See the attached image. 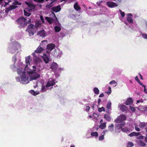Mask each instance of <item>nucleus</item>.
Returning <instances> with one entry per match:
<instances>
[{"label":"nucleus","instance_id":"obj_1","mask_svg":"<svg viewBox=\"0 0 147 147\" xmlns=\"http://www.w3.org/2000/svg\"><path fill=\"white\" fill-rule=\"evenodd\" d=\"M16 22L19 25V27L20 28H24L27 25V22L26 19L23 17H21L18 18Z\"/></svg>","mask_w":147,"mask_h":147},{"label":"nucleus","instance_id":"obj_2","mask_svg":"<svg viewBox=\"0 0 147 147\" xmlns=\"http://www.w3.org/2000/svg\"><path fill=\"white\" fill-rule=\"evenodd\" d=\"M17 72L18 74L21 75L20 77L21 81L23 82H26L29 79L28 76L27 77L26 75V72L25 71H22L19 68L17 69Z\"/></svg>","mask_w":147,"mask_h":147},{"label":"nucleus","instance_id":"obj_3","mask_svg":"<svg viewBox=\"0 0 147 147\" xmlns=\"http://www.w3.org/2000/svg\"><path fill=\"white\" fill-rule=\"evenodd\" d=\"M34 26L33 24H30L28 26L26 30V31L29 33V34L30 36L33 35L34 34L33 31Z\"/></svg>","mask_w":147,"mask_h":147},{"label":"nucleus","instance_id":"obj_4","mask_svg":"<svg viewBox=\"0 0 147 147\" xmlns=\"http://www.w3.org/2000/svg\"><path fill=\"white\" fill-rule=\"evenodd\" d=\"M126 115H120L119 116L117 117L114 121L115 123H122L123 121L126 120Z\"/></svg>","mask_w":147,"mask_h":147},{"label":"nucleus","instance_id":"obj_5","mask_svg":"<svg viewBox=\"0 0 147 147\" xmlns=\"http://www.w3.org/2000/svg\"><path fill=\"white\" fill-rule=\"evenodd\" d=\"M47 41V40L42 41L40 45L34 51V52L37 53H39L41 52L44 50V48L45 47V45L43 46V42H46Z\"/></svg>","mask_w":147,"mask_h":147},{"label":"nucleus","instance_id":"obj_6","mask_svg":"<svg viewBox=\"0 0 147 147\" xmlns=\"http://www.w3.org/2000/svg\"><path fill=\"white\" fill-rule=\"evenodd\" d=\"M29 73L32 75L31 78L29 79V80L31 81L32 80H36L40 77V75L39 74L34 72V71H29Z\"/></svg>","mask_w":147,"mask_h":147},{"label":"nucleus","instance_id":"obj_7","mask_svg":"<svg viewBox=\"0 0 147 147\" xmlns=\"http://www.w3.org/2000/svg\"><path fill=\"white\" fill-rule=\"evenodd\" d=\"M25 3L30 8V9L27 8L26 9L28 11H30L32 9H34L36 6V5L34 4L32 2H25Z\"/></svg>","mask_w":147,"mask_h":147},{"label":"nucleus","instance_id":"obj_8","mask_svg":"<svg viewBox=\"0 0 147 147\" xmlns=\"http://www.w3.org/2000/svg\"><path fill=\"white\" fill-rule=\"evenodd\" d=\"M61 9L60 5H59L56 7H54L52 8L51 9L54 12L57 13L60 11Z\"/></svg>","mask_w":147,"mask_h":147},{"label":"nucleus","instance_id":"obj_9","mask_svg":"<svg viewBox=\"0 0 147 147\" xmlns=\"http://www.w3.org/2000/svg\"><path fill=\"white\" fill-rule=\"evenodd\" d=\"M55 47V45L52 43L48 44L47 46V49L50 51H51L54 49Z\"/></svg>","mask_w":147,"mask_h":147},{"label":"nucleus","instance_id":"obj_10","mask_svg":"<svg viewBox=\"0 0 147 147\" xmlns=\"http://www.w3.org/2000/svg\"><path fill=\"white\" fill-rule=\"evenodd\" d=\"M37 34L38 36L42 37H45L46 36V34L44 30L38 31Z\"/></svg>","mask_w":147,"mask_h":147},{"label":"nucleus","instance_id":"obj_11","mask_svg":"<svg viewBox=\"0 0 147 147\" xmlns=\"http://www.w3.org/2000/svg\"><path fill=\"white\" fill-rule=\"evenodd\" d=\"M58 66L56 63L53 62L51 65L50 68L53 71H55L58 67Z\"/></svg>","mask_w":147,"mask_h":147},{"label":"nucleus","instance_id":"obj_12","mask_svg":"<svg viewBox=\"0 0 147 147\" xmlns=\"http://www.w3.org/2000/svg\"><path fill=\"white\" fill-rule=\"evenodd\" d=\"M120 123H118L115 124V126L118 129L121 128L125 125V122Z\"/></svg>","mask_w":147,"mask_h":147},{"label":"nucleus","instance_id":"obj_13","mask_svg":"<svg viewBox=\"0 0 147 147\" xmlns=\"http://www.w3.org/2000/svg\"><path fill=\"white\" fill-rule=\"evenodd\" d=\"M108 6L110 7H113L117 6V4L114 2H108L107 3Z\"/></svg>","mask_w":147,"mask_h":147},{"label":"nucleus","instance_id":"obj_14","mask_svg":"<svg viewBox=\"0 0 147 147\" xmlns=\"http://www.w3.org/2000/svg\"><path fill=\"white\" fill-rule=\"evenodd\" d=\"M133 102V100L131 98L127 99L125 102V104L127 105H131Z\"/></svg>","mask_w":147,"mask_h":147},{"label":"nucleus","instance_id":"obj_15","mask_svg":"<svg viewBox=\"0 0 147 147\" xmlns=\"http://www.w3.org/2000/svg\"><path fill=\"white\" fill-rule=\"evenodd\" d=\"M120 109L123 112L126 111L128 110L127 107L124 105H120Z\"/></svg>","mask_w":147,"mask_h":147},{"label":"nucleus","instance_id":"obj_16","mask_svg":"<svg viewBox=\"0 0 147 147\" xmlns=\"http://www.w3.org/2000/svg\"><path fill=\"white\" fill-rule=\"evenodd\" d=\"M43 60L46 63H49V59L48 57L45 54H44V55L42 57Z\"/></svg>","mask_w":147,"mask_h":147},{"label":"nucleus","instance_id":"obj_17","mask_svg":"<svg viewBox=\"0 0 147 147\" xmlns=\"http://www.w3.org/2000/svg\"><path fill=\"white\" fill-rule=\"evenodd\" d=\"M32 61V59L30 58V56H28L26 58V63L27 65L26 66V67L28 66V64L30 65V63Z\"/></svg>","mask_w":147,"mask_h":147},{"label":"nucleus","instance_id":"obj_18","mask_svg":"<svg viewBox=\"0 0 147 147\" xmlns=\"http://www.w3.org/2000/svg\"><path fill=\"white\" fill-rule=\"evenodd\" d=\"M74 8L77 11H78L81 9V7L78 5V3L76 2L74 5Z\"/></svg>","mask_w":147,"mask_h":147},{"label":"nucleus","instance_id":"obj_19","mask_svg":"<svg viewBox=\"0 0 147 147\" xmlns=\"http://www.w3.org/2000/svg\"><path fill=\"white\" fill-rule=\"evenodd\" d=\"M45 19L50 24H51L53 21V19L51 18L48 17H46L45 18Z\"/></svg>","mask_w":147,"mask_h":147},{"label":"nucleus","instance_id":"obj_20","mask_svg":"<svg viewBox=\"0 0 147 147\" xmlns=\"http://www.w3.org/2000/svg\"><path fill=\"white\" fill-rule=\"evenodd\" d=\"M54 29L55 32H58L60 31L61 28L58 26H55L54 27Z\"/></svg>","mask_w":147,"mask_h":147},{"label":"nucleus","instance_id":"obj_21","mask_svg":"<svg viewBox=\"0 0 147 147\" xmlns=\"http://www.w3.org/2000/svg\"><path fill=\"white\" fill-rule=\"evenodd\" d=\"M141 107V106H139V107L138 106V113L140 111L142 112H144V111L147 110V107H143V108H141V109H142L140 110Z\"/></svg>","mask_w":147,"mask_h":147},{"label":"nucleus","instance_id":"obj_22","mask_svg":"<svg viewBox=\"0 0 147 147\" xmlns=\"http://www.w3.org/2000/svg\"><path fill=\"white\" fill-rule=\"evenodd\" d=\"M106 131L105 130H104L103 131V134L102 135L99 136V140L100 141L102 140H104V135Z\"/></svg>","mask_w":147,"mask_h":147},{"label":"nucleus","instance_id":"obj_23","mask_svg":"<svg viewBox=\"0 0 147 147\" xmlns=\"http://www.w3.org/2000/svg\"><path fill=\"white\" fill-rule=\"evenodd\" d=\"M30 92L34 96H36L39 94L38 92L35 91L33 90H31L30 91Z\"/></svg>","mask_w":147,"mask_h":147},{"label":"nucleus","instance_id":"obj_24","mask_svg":"<svg viewBox=\"0 0 147 147\" xmlns=\"http://www.w3.org/2000/svg\"><path fill=\"white\" fill-rule=\"evenodd\" d=\"M93 90L95 94H99V90L97 87L94 88L93 89Z\"/></svg>","mask_w":147,"mask_h":147},{"label":"nucleus","instance_id":"obj_25","mask_svg":"<svg viewBox=\"0 0 147 147\" xmlns=\"http://www.w3.org/2000/svg\"><path fill=\"white\" fill-rule=\"evenodd\" d=\"M105 123H101L99 126V127L102 129H104L106 126Z\"/></svg>","mask_w":147,"mask_h":147},{"label":"nucleus","instance_id":"obj_26","mask_svg":"<svg viewBox=\"0 0 147 147\" xmlns=\"http://www.w3.org/2000/svg\"><path fill=\"white\" fill-rule=\"evenodd\" d=\"M129 136L130 137L134 136H138V132H133L129 134Z\"/></svg>","mask_w":147,"mask_h":147},{"label":"nucleus","instance_id":"obj_27","mask_svg":"<svg viewBox=\"0 0 147 147\" xmlns=\"http://www.w3.org/2000/svg\"><path fill=\"white\" fill-rule=\"evenodd\" d=\"M104 118L107 121H110L111 119L109 116L107 114H105L104 115Z\"/></svg>","mask_w":147,"mask_h":147},{"label":"nucleus","instance_id":"obj_28","mask_svg":"<svg viewBox=\"0 0 147 147\" xmlns=\"http://www.w3.org/2000/svg\"><path fill=\"white\" fill-rule=\"evenodd\" d=\"M24 15L27 16H29L31 14V13L28 12L24 9Z\"/></svg>","mask_w":147,"mask_h":147},{"label":"nucleus","instance_id":"obj_29","mask_svg":"<svg viewBox=\"0 0 147 147\" xmlns=\"http://www.w3.org/2000/svg\"><path fill=\"white\" fill-rule=\"evenodd\" d=\"M47 87H46V86H44V85H42V89L41 91L42 92H45L47 90Z\"/></svg>","mask_w":147,"mask_h":147},{"label":"nucleus","instance_id":"obj_30","mask_svg":"<svg viewBox=\"0 0 147 147\" xmlns=\"http://www.w3.org/2000/svg\"><path fill=\"white\" fill-rule=\"evenodd\" d=\"M91 135L92 136H95L97 137L98 136V134L97 132L95 131L94 132H92L91 134Z\"/></svg>","mask_w":147,"mask_h":147},{"label":"nucleus","instance_id":"obj_31","mask_svg":"<svg viewBox=\"0 0 147 147\" xmlns=\"http://www.w3.org/2000/svg\"><path fill=\"white\" fill-rule=\"evenodd\" d=\"M113 127L114 125L113 124L109 125V130L111 131H112L113 130Z\"/></svg>","mask_w":147,"mask_h":147},{"label":"nucleus","instance_id":"obj_32","mask_svg":"<svg viewBox=\"0 0 147 147\" xmlns=\"http://www.w3.org/2000/svg\"><path fill=\"white\" fill-rule=\"evenodd\" d=\"M54 2V1H52L51 2V3L50 4L48 5H46V8L49 9L50 7H51L53 5H52V4Z\"/></svg>","mask_w":147,"mask_h":147},{"label":"nucleus","instance_id":"obj_33","mask_svg":"<svg viewBox=\"0 0 147 147\" xmlns=\"http://www.w3.org/2000/svg\"><path fill=\"white\" fill-rule=\"evenodd\" d=\"M138 144L142 146H145L146 145L141 140H138Z\"/></svg>","mask_w":147,"mask_h":147},{"label":"nucleus","instance_id":"obj_34","mask_svg":"<svg viewBox=\"0 0 147 147\" xmlns=\"http://www.w3.org/2000/svg\"><path fill=\"white\" fill-rule=\"evenodd\" d=\"M127 20L128 22L130 23H132L133 22V20L129 16H128L127 17Z\"/></svg>","mask_w":147,"mask_h":147},{"label":"nucleus","instance_id":"obj_35","mask_svg":"<svg viewBox=\"0 0 147 147\" xmlns=\"http://www.w3.org/2000/svg\"><path fill=\"white\" fill-rule=\"evenodd\" d=\"M111 102H109L107 105V108L108 109H110L111 108Z\"/></svg>","mask_w":147,"mask_h":147},{"label":"nucleus","instance_id":"obj_36","mask_svg":"<svg viewBox=\"0 0 147 147\" xmlns=\"http://www.w3.org/2000/svg\"><path fill=\"white\" fill-rule=\"evenodd\" d=\"M133 146V143L131 142H129L127 145V147H131Z\"/></svg>","mask_w":147,"mask_h":147},{"label":"nucleus","instance_id":"obj_37","mask_svg":"<svg viewBox=\"0 0 147 147\" xmlns=\"http://www.w3.org/2000/svg\"><path fill=\"white\" fill-rule=\"evenodd\" d=\"M49 82L53 86L55 84V81L54 80L52 79L51 80H50L49 81Z\"/></svg>","mask_w":147,"mask_h":147},{"label":"nucleus","instance_id":"obj_38","mask_svg":"<svg viewBox=\"0 0 147 147\" xmlns=\"http://www.w3.org/2000/svg\"><path fill=\"white\" fill-rule=\"evenodd\" d=\"M9 7L11 10H12L16 9L18 7V6H17L14 5H11L9 6Z\"/></svg>","mask_w":147,"mask_h":147},{"label":"nucleus","instance_id":"obj_39","mask_svg":"<svg viewBox=\"0 0 147 147\" xmlns=\"http://www.w3.org/2000/svg\"><path fill=\"white\" fill-rule=\"evenodd\" d=\"M98 111L99 112H101L102 111H105V108L103 107L99 108L98 109Z\"/></svg>","mask_w":147,"mask_h":147},{"label":"nucleus","instance_id":"obj_40","mask_svg":"<svg viewBox=\"0 0 147 147\" xmlns=\"http://www.w3.org/2000/svg\"><path fill=\"white\" fill-rule=\"evenodd\" d=\"M13 5H20L21 3L17 1H15L13 3Z\"/></svg>","mask_w":147,"mask_h":147},{"label":"nucleus","instance_id":"obj_41","mask_svg":"<svg viewBox=\"0 0 147 147\" xmlns=\"http://www.w3.org/2000/svg\"><path fill=\"white\" fill-rule=\"evenodd\" d=\"M141 34L142 36L144 39L147 40V34H146L142 33Z\"/></svg>","mask_w":147,"mask_h":147},{"label":"nucleus","instance_id":"obj_42","mask_svg":"<svg viewBox=\"0 0 147 147\" xmlns=\"http://www.w3.org/2000/svg\"><path fill=\"white\" fill-rule=\"evenodd\" d=\"M119 11L121 13V15L122 17H123L125 15V13L124 12H122L121 10H119Z\"/></svg>","mask_w":147,"mask_h":147},{"label":"nucleus","instance_id":"obj_43","mask_svg":"<svg viewBox=\"0 0 147 147\" xmlns=\"http://www.w3.org/2000/svg\"><path fill=\"white\" fill-rule=\"evenodd\" d=\"M138 84H139L141 86H142L144 87H146V86L145 85H144L141 82L140 80L138 79Z\"/></svg>","mask_w":147,"mask_h":147},{"label":"nucleus","instance_id":"obj_44","mask_svg":"<svg viewBox=\"0 0 147 147\" xmlns=\"http://www.w3.org/2000/svg\"><path fill=\"white\" fill-rule=\"evenodd\" d=\"M129 108H130V109L131 110V111H132L133 112H134L135 111V109L134 107H131L130 106H129Z\"/></svg>","mask_w":147,"mask_h":147},{"label":"nucleus","instance_id":"obj_45","mask_svg":"<svg viewBox=\"0 0 147 147\" xmlns=\"http://www.w3.org/2000/svg\"><path fill=\"white\" fill-rule=\"evenodd\" d=\"M44 0H33V1L35 2H37L39 3H41L43 2Z\"/></svg>","mask_w":147,"mask_h":147},{"label":"nucleus","instance_id":"obj_46","mask_svg":"<svg viewBox=\"0 0 147 147\" xmlns=\"http://www.w3.org/2000/svg\"><path fill=\"white\" fill-rule=\"evenodd\" d=\"M109 92H107L106 93L109 94H110L111 93V88L110 86L109 87Z\"/></svg>","mask_w":147,"mask_h":147},{"label":"nucleus","instance_id":"obj_47","mask_svg":"<svg viewBox=\"0 0 147 147\" xmlns=\"http://www.w3.org/2000/svg\"><path fill=\"white\" fill-rule=\"evenodd\" d=\"M116 83V82H115V80H112L109 83V84H115Z\"/></svg>","mask_w":147,"mask_h":147},{"label":"nucleus","instance_id":"obj_48","mask_svg":"<svg viewBox=\"0 0 147 147\" xmlns=\"http://www.w3.org/2000/svg\"><path fill=\"white\" fill-rule=\"evenodd\" d=\"M46 86V87L47 88L52 86L50 83L49 82H48Z\"/></svg>","mask_w":147,"mask_h":147},{"label":"nucleus","instance_id":"obj_49","mask_svg":"<svg viewBox=\"0 0 147 147\" xmlns=\"http://www.w3.org/2000/svg\"><path fill=\"white\" fill-rule=\"evenodd\" d=\"M86 107V111H88L90 108V107L88 106H87Z\"/></svg>","mask_w":147,"mask_h":147},{"label":"nucleus","instance_id":"obj_50","mask_svg":"<svg viewBox=\"0 0 147 147\" xmlns=\"http://www.w3.org/2000/svg\"><path fill=\"white\" fill-rule=\"evenodd\" d=\"M40 19L42 21V23H44V19L43 16H40Z\"/></svg>","mask_w":147,"mask_h":147},{"label":"nucleus","instance_id":"obj_51","mask_svg":"<svg viewBox=\"0 0 147 147\" xmlns=\"http://www.w3.org/2000/svg\"><path fill=\"white\" fill-rule=\"evenodd\" d=\"M10 10H11L10 8V7H9L6 9L5 11H6L9 12Z\"/></svg>","mask_w":147,"mask_h":147},{"label":"nucleus","instance_id":"obj_52","mask_svg":"<svg viewBox=\"0 0 147 147\" xmlns=\"http://www.w3.org/2000/svg\"><path fill=\"white\" fill-rule=\"evenodd\" d=\"M144 126L145 125L144 124L140 123V128L143 127H144Z\"/></svg>","mask_w":147,"mask_h":147},{"label":"nucleus","instance_id":"obj_53","mask_svg":"<svg viewBox=\"0 0 147 147\" xmlns=\"http://www.w3.org/2000/svg\"><path fill=\"white\" fill-rule=\"evenodd\" d=\"M104 96V94H103V93H101L99 95V97H103Z\"/></svg>","mask_w":147,"mask_h":147},{"label":"nucleus","instance_id":"obj_54","mask_svg":"<svg viewBox=\"0 0 147 147\" xmlns=\"http://www.w3.org/2000/svg\"><path fill=\"white\" fill-rule=\"evenodd\" d=\"M121 130L122 131L124 132L126 131H127L126 129L124 128H121Z\"/></svg>","mask_w":147,"mask_h":147},{"label":"nucleus","instance_id":"obj_55","mask_svg":"<svg viewBox=\"0 0 147 147\" xmlns=\"http://www.w3.org/2000/svg\"><path fill=\"white\" fill-rule=\"evenodd\" d=\"M51 14H53L55 16V17H56L54 13V11H51Z\"/></svg>","mask_w":147,"mask_h":147},{"label":"nucleus","instance_id":"obj_56","mask_svg":"<svg viewBox=\"0 0 147 147\" xmlns=\"http://www.w3.org/2000/svg\"><path fill=\"white\" fill-rule=\"evenodd\" d=\"M101 101V99L100 98L98 99V105L100 104V103Z\"/></svg>","mask_w":147,"mask_h":147},{"label":"nucleus","instance_id":"obj_57","mask_svg":"<svg viewBox=\"0 0 147 147\" xmlns=\"http://www.w3.org/2000/svg\"><path fill=\"white\" fill-rule=\"evenodd\" d=\"M139 75L140 76V79H141V80H143V78L142 77V75H141V74H139Z\"/></svg>","mask_w":147,"mask_h":147},{"label":"nucleus","instance_id":"obj_58","mask_svg":"<svg viewBox=\"0 0 147 147\" xmlns=\"http://www.w3.org/2000/svg\"><path fill=\"white\" fill-rule=\"evenodd\" d=\"M127 15L128 16H132V14H131V13H128L127 14Z\"/></svg>","mask_w":147,"mask_h":147},{"label":"nucleus","instance_id":"obj_59","mask_svg":"<svg viewBox=\"0 0 147 147\" xmlns=\"http://www.w3.org/2000/svg\"><path fill=\"white\" fill-rule=\"evenodd\" d=\"M31 23V19H30L27 22V24H30Z\"/></svg>","mask_w":147,"mask_h":147},{"label":"nucleus","instance_id":"obj_60","mask_svg":"<svg viewBox=\"0 0 147 147\" xmlns=\"http://www.w3.org/2000/svg\"><path fill=\"white\" fill-rule=\"evenodd\" d=\"M136 80L138 82V76H136L135 78Z\"/></svg>","mask_w":147,"mask_h":147},{"label":"nucleus","instance_id":"obj_61","mask_svg":"<svg viewBox=\"0 0 147 147\" xmlns=\"http://www.w3.org/2000/svg\"><path fill=\"white\" fill-rule=\"evenodd\" d=\"M138 139H142L143 138V136H138Z\"/></svg>","mask_w":147,"mask_h":147},{"label":"nucleus","instance_id":"obj_62","mask_svg":"<svg viewBox=\"0 0 147 147\" xmlns=\"http://www.w3.org/2000/svg\"><path fill=\"white\" fill-rule=\"evenodd\" d=\"M144 92H145V93H147V92H146V87H144Z\"/></svg>","mask_w":147,"mask_h":147},{"label":"nucleus","instance_id":"obj_63","mask_svg":"<svg viewBox=\"0 0 147 147\" xmlns=\"http://www.w3.org/2000/svg\"><path fill=\"white\" fill-rule=\"evenodd\" d=\"M146 131L147 132V129L146 130ZM145 141L147 142V135L146 137L145 138Z\"/></svg>","mask_w":147,"mask_h":147},{"label":"nucleus","instance_id":"obj_64","mask_svg":"<svg viewBox=\"0 0 147 147\" xmlns=\"http://www.w3.org/2000/svg\"><path fill=\"white\" fill-rule=\"evenodd\" d=\"M138 103L140 102H143V101L142 100H138Z\"/></svg>","mask_w":147,"mask_h":147}]
</instances>
